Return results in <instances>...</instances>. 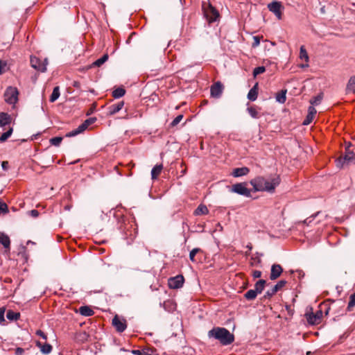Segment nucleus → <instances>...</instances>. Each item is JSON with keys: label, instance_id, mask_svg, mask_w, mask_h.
Wrapping results in <instances>:
<instances>
[{"label": "nucleus", "instance_id": "nucleus-1", "mask_svg": "<svg viewBox=\"0 0 355 355\" xmlns=\"http://www.w3.org/2000/svg\"><path fill=\"white\" fill-rule=\"evenodd\" d=\"M250 184L255 191H268L273 193L276 187L280 183L279 176H275L266 179L262 176H258L250 180Z\"/></svg>", "mask_w": 355, "mask_h": 355}, {"label": "nucleus", "instance_id": "nucleus-2", "mask_svg": "<svg viewBox=\"0 0 355 355\" xmlns=\"http://www.w3.org/2000/svg\"><path fill=\"white\" fill-rule=\"evenodd\" d=\"M208 336L218 340L223 345H230L234 340V335L224 327H214L209 331Z\"/></svg>", "mask_w": 355, "mask_h": 355}, {"label": "nucleus", "instance_id": "nucleus-3", "mask_svg": "<svg viewBox=\"0 0 355 355\" xmlns=\"http://www.w3.org/2000/svg\"><path fill=\"white\" fill-rule=\"evenodd\" d=\"M202 10L204 15L206 17L209 23L216 21L219 17V13L218 10L212 6L209 3H202Z\"/></svg>", "mask_w": 355, "mask_h": 355}, {"label": "nucleus", "instance_id": "nucleus-4", "mask_svg": "<svg viewBox=\"0 0 355 355\" xmlns=\"http://www.w3.org/2000/svg\"><path fill=\"white\" fill-rule=\"evenodd\" d=\"M247 182L236 183L230 187L229 191L245 197L251 196V191L247 188Z\"/></svg>", "mask_w": 355, "mask_h": 355}, {"label": "nucleus", "instance_id": "nucleus-5", "mask_svg": "<svg viewBox=\"0 0 355 355\" xmlns=\"http://www.w3.org/2000/svg\"><path fill=\"white\" fill-rule=\"evenodd\" d=\"M19 92L16 87H8L5 93V101L8 104H15L18 101Z\"/></svg>", "mask_w": 355, "mask_h": 355}, {"label": "nucleus", "instance_id": "nucleus-6", "mask_svg": "<svg viewBox=\"0 0 355 355\" xmlns=\"http://www.w3.org/2000/svg\"><path fill=\"white\" fill-rule=\"evenodd\" d=\"M96 121V118H89L86 119L82 124H80L77 128L73 130L72 131L68 132L66 136L69 137H74L78 135V134L84 132L89 125L94 123Z\"/></svg>", "mask_w": 355, "mask_h": 355}, {"label": "nucleus", "instance_id": "nucleus-7", "mask_svg": "<svg viewBox=\"0 0 355 355\" xmlns=\"http://www.w3.org/2000/svg\"><path fill=\"white\" fill-rule=\"evenodd\" d=\"M268 10L272 12L278 19H282V10L284 7L282 5L280 1H272L268 4Z\"/></svg>", "mask_w": 355, "mask_h": 355}, {"label": "nucleus", "instance_id": "nucleus-8", "mask_svg": "<svg viewBox=\"0 0 355 355\" xmlns=\"http://www.w3.org/2000/svg\"><path fill=\"white\" fill-rule=\"evenodd\" d=\"M184 282V277L179 275L173 277H170L168 279V285L170 288L177 289L182 287Z\"/></svg>", "mask_w": 355, "mask_h": 355}, {"label": "nucleus", "instance_id": "nucleus-9", "mask_svg": "<svg viewBox=\"0 0 355 355\" xmlns=\"http://www.w3.org/2000/svg\"><path fill=\"white\" fill-rule=\"evenodd\" d=\"M112 325L115 327L118 332H123L127 327L126 320L121 319L118 315H115L112 319Z\"/></svg>", "mask_w": 355, "mask_h": 355}, {"label": "nucleus", "instance_id": "nucleus-10", "mask_svg": "<svg viewBox=\"0 0 355 355\" xmlns=\"http://www.w3.org/2000/svg\"><path fill=\"white\" fill-rule=\"evenodd\" d=\"M286 281H279L271 289L267 291L264 295V298H270L273 296L277 291L282 289L286 284Z\"/></svg>", "mask_w": 355, "mask_h": 355}, {"label": "nucleus", "instance_id": "nucleus-11", "mask_svg": "<svg viewBox=\"0 0 355 355\" xmlns=\"http://www.w3.org/2000/svg\"><path fill=\"white\" fill-rule=\"evenodd\" d=\"M223 91V85L220 82H216L214 85H211L210 92L211 96L214 98H219Z\"/></svg>", "mask_w": 355, "mask_h": 355}, {"label": "nucleus", "instance_id": "nucleus-12", "mask_svg": "<svg viewBox=\"0 0 355 355\" xmlns=\"http://www.w3.org/2000/svg\"><path fill=\"white\" fill-rule=\"evenodd\" d=\"M31 64L34 69L44 72L46 70V64L42 62L41 60L36 57L31 58Z\"/></svg>", "mask_w": 355, "mask_h": 355}, {"label": "nucleus", "instance_id": "nucleus-13", "mask_svg": "<svg viewBox=\"0 0 355 355\" xmlns=\"http://www.w3.org/2000/svg\"><path fill=\"white\" fill-rule=\"evenodd\" d=\"M283 268L279 264H273L271 267L270 279L271 280L277 279L282 273Z\"/></svg>", "mask_w": 355, "mask_h": 355}, {"label": "nucleus", "instance_id": "nucleus-14", "mask_svg": "<svg viewBox=\"0 0 355 355\" xmlns=\"http://www.w3.org/2000/svg\"><path fill=\"white\" fill-rule=\"evenodd\" d=\"M306 315V318L309 323L311 324H318L320 322V319L322 315V312L321 311H318L315 314L312 313L310 314H307Z\"/></svg>", "mask_w": 355, "mask_h": 355}, {"label": "nucleus", "instance_id": "nucleus-15", "mask_svg": "<svg viewBox=\"0 0 355 355\" xmlns=\"http://www.w3.org/2000/svg\"><path fill=\"white\" fill-rule=\"evenodd\" d=\"M316 112L317 111L315 108L313 106H310L308 110V114L304 121H303L302 124L304 125H307L310 124L312 122Z\"/></svg>", "mask_w": 355, "mask_h": 355}, {"label": "nucleus", "instance_id": "nucleus-16", "mask_svg": "<svg viewBox=\"0 0 355 355\" xmlns=\"http://www.w3.org/2000/svg\"><path fill=\"white\" fill-rule=\"evenodd\" d=\"M124 105L123 101H119L118 103L111 105L108 107V112L110 115H114L116 113L119 112Z\"/></svg>", "mask_w": 355, "mask_h": 355}, {"label": "nucleus", "instance_id": "nucleus-17", "mask_svg": "<svg viewBox=\"0 0 355 355\" xmlns=\"http://www.w3.org/2000/svg\"><path fill=\"white\" fill-rule=\"evenodd\" d=\"M36 346L40 348L41 352L44 354H49L52 351V346L49 343H42L40 341L36 342Z\"/></svg>", "mask_w": 355, "mask_h": 355}, {"label": "nucleus", "instance_id": "nucleus-18", "mask_svg": "<svg viewBox=\"0 0 355 355\" xmlns=\"http://www.w3.org/2000/svg\"><path fill=\"white\" fill-rule=\"evenodd\" d=\"M250 169L248 167L244 166L234 168L232 172V175L235 178H239L248 175Z\"/></svg>", "mask_w": 355, "mask_h": 355}, {"label": "nucleus", "instance_id": "nucleus-19", "mask_svg": "<svg viewBox=\"0 0 355 355\" xmlns=\"http://www.w3.org/2000/svg\"><path fill=\"white\" fill-rule=\"evenodd\" d=\"M11 116L6 112L0 113V127H4L7 125H10L11 123Z\"/></svg>", "mask_w": 355, "mask_h": 355}, {"label": "nucleus", "instance_id": "nucleus-20", "mask_svg": "<svg viewBox=\"0 0 355 355\" xmlns=\"http://www.w3.org/2000/svg\"><path fill=\"white\" fill-rule=\"evenodd\" d=\"M258 83H256L249 91L248 98L251 101H254L258 96Z\"/></svg>", "mask_w": 355, "mask_h": 355}, {"label": "nucleus", "instance_id": "nucleus-21", "mask_svg": "<svg viewBox=\"0 0 355 355\" xmlns=\"http://www.w3.org/2000/svg\"><path fill=\"white\" fill-rule=\"evenodd\" d=\"M346 93L355 94V76L350 77L346 86Z\"/></svg>", "mask_w": 355, "mask_h": 355}, {"label": "nucleus", "instance_id": "nucleus-22", "mask_svg": "<svg viewBox=\"0 0 355 355\" xmlns=\"http://www.w3.org/2000/svg\"><path fill=\"white\" fill-rule=\"evenodd\" d=\"M0 243L6 249L10 250V240L8 235L0 232Z\"/></svg>", "mask_w": 355, "mask_h": 355}, {"label": "nucleus", "instance_id": "nucleus-23", "mask_svg": "<svg viewBox=\"0 0 355 355\" xmlns=\"http://www.w3.org/2000/svg\"><path fill=\"white\" fill-rule=\"evenodd\" d=\"M6 318L10 321H16L20 318L19 312H15L11 309H9L6 313Z\"/></svg>", "mask_w": 355, "mask_h": 355}, {"label": "nucleus", "instance_id": "nucleus-24", "mask_svg": "<svg viewBox=\"0 0 355 355\" xmlns=\"http://www.w3.org/2000/svg\"><path fill=\"white\" fill-rule=\"evenodd\" d=\"M79 312L82 315L91 316L94 314V311L87 306H83L79 308Z\"/></svg>", "mask_w": 355, "mask_h": 355}, {"label": "nucleus", "instance_id": "nucleus-25", "mask_svg": "<svg viewBox=\"0 0 355 355\" xmlns=\"http://www.w3.org/2000/svg\"><path fill=\"white\" fill-rule=\"evenodd\" d=\"M266 284V281L264 279H259L257 281L254 285V291L257 294L261 293L263 291Z\"/></svg>", "mask_w": 355, "mask_h": 355}, {"label": "nucleus", "instance_id": "nucleus-26", "mask_svg": "<svg viewBox=\"0 0 355 355\" xmlns=\"http://www.w3.org/2000/svg\"><path fill=\"white\" fill-rule=\"evenodd\" d=\"M132 353L135 355H153V349L149 347L143 349L142 350H133Z\"/></svg>", "mask_w": 355, "mask_h": 355}, {"label": "nucleus", "instance_id": "nucleus-27", "mask_svg": "<svg viewBox=\"0 0 355 355\" xmlns=\"http://www.w3.org/2000/svg\"><path fill=\"white\" fill-rule=\"evenodd\" d=\"M108 55L107 53L104 54L101 58L96 60L92 64V67H101L108 60Z\"/></svg>", "mask_w": 355, "mask_h": 355}, {"label": "nucleus", "instance_id": "nucleus-28", "mask_svg": "<svg viewBox=\"0 0 355 355\" xmlns=\"http://www.w3.org/2000/svg\"><path fill=\"white\" fill-rule=\"evenodd\" d=\"M60 88L58 86H56L53 88V92L50 96L49 101L51 103L55 102L60 96Z\"/></svg>", "mask_w": 355, "mask_h": 355}, {"label": "nucleus", "instance_id": "nucleus-29", "mask_svg": "<svg viewBox=\"0 0 355 355\" xmlns=\"http://www.w3.org/2000/svg\"><path fill=\"white\" fill-rule=\"evenodd\" d=\"M125 90L122 87H118L112 92V96L115 98H119L124 96Z\"/></svg>", "mask_w": 355, "mask_h": 355}, {"label": "nucleus", "instance_id": "nucleus-30", "mask_svg": "<svg viewBox=\"0 0 355 355\" xmlns=\"http://www.w3.org/2000/svg\"><path fill=\"white\" fill-rule=\"evenodd\" d=\"M249 114L254 119H259L260 117V114L257 111V108L254 106H251L248 107L247 109Z\"/></svg>", "mask_w": 355, "mask_h": 355}, {"label": "nucleus", "instance_id": "nucleus-31", "mask_svg": "<svg viewBox=\"0 0 355 355\" xmlns=\"http://www.w3.org/2000/svg\"><path fill=\"white\" fill-rule=\"evenodd\" d=\"M286 90H282L280 92L277 93L276 96L277 101L280 103H284L286 100Z\"/></svg>", "mask_w": 355, "mask_h": 355}, {"label": "nucleus", "instance_id": "nucleus-32", "mask_svg": "<svg viewBox=\"0 0 355 355\" xmlns=\"http://www.w3.org/2000/svg\"><path fill=\"white\" fill-rule=\"evenodd\" d=\"M209 210L207 207L204 205H200L195 210L196 215L207 214Z\"/></svg>", "mask_w": 355, "mask_h": 355}, {"label": "nucleus", "instance_id": "nucleus-33", "mask_svg": "<svg viewBox=\"0 0 355 355\" xmlns=\"http://www.w3.org/2000/svg\"><path fill=\"white\" fill-rule=\"evenodd\" d=\"M257 295L254 289H250L244 294V297L248 300H253L257 297Z\"/></svg>", "mask_w": 355, "mask_h": 355}, {"label": "nucleus", "instance_id": "nucleus-34", "mask_svg": "<svg viewBox=\"0 0 355 355\" xmlns=\"http://www.w3.org/2000/svg\"><path fill=\"white\" fill-rule=\"evenodd\" d=\"M300 58L302 60H304L306 62H309V58L308 53H307L306 50L304 46H302L300 47Z\"/></svg>", "mask_w": 355, "mask_h": 355}, {"label": "nucleus", "instance_id": "nucleus-35", "mask_svg": "<svg viewBox=\"0 0 355 355\" xmlns=\"http://www.w3.org/2000/svg\"><path fill=\"white\" fill-rule=\"evenodd\" d=\"M202 252V250L198 248H193L189 253V259L192 262H196V259H195L196 255Z\"/></svg>", "mask_w": 355, "mask_h": 355}, {"label": "nucleus", "instance_id": "nucleus-36", "mask_svg": "<svg viewBox=\"0 0 355 355\" xmlns=\"http://www.w3.org/2000/svg\"><path fill=\"white\" fill-rule=\"evenodd\" d=\"M12 131H13L12 128H10L8 131H6V132H3L0 137V141L3 142V141H6L11 136Z\"/></svg>", "mask_w": 355, "mask_h": 355}, {"label": "nucleus", "instance_id": "nucleus-37", "mask_svg": "<svg viewBox=\"0 0 355 355\" xmlns=\"http://www.w3.org/2000/svg\"><path fill=\"white\" fill-rule=\"evenodd\" d=\"M355 306V293H352L349 297V301L347 305V310L349 311Z\"/></svg>", "mask_w": 355, "mask_h": 355}, {"label": "nucleus", "instance_id": "nucleus-38", "mask_svg": "<svg viewBox=\"0 0 355 355\" xmlns=\"http://www.w3.org/2000/svg\"><path fill=\"white\" fill-rule=\"evenodd\" d=\"M62 141V138L61 137H55L50 139V143L53 146H58Z\"/></svg>", "mask_w": 355, "mask_h": 355}, {"label": "nucleus", "instance_id": "nucleus-39", "mask_svg": "<svg viewBox=\"0 0 355 355\" xmlns=\"http://www.w3.org/2000/svg\"><path fill=\"white\" fill-rule=\"evenodd\" d=\"M266 71V68L263 66L256 67L253 71V76L256 77L257 76L261 74Z\"/></svg>", "mask_w": 355, "mask_h": 355}, {"label": "nucleus", "instance_id": "nucleus-40", "mask_svg": "<svg viewBox=\"0 0 355 355\" xmlns=\"http://www.w3.org/2000/svg\"><path fill=\"white\" fill-rule=\"evenodd\" d=\"M8 212V205L0 200V215L1 214H6Z\"/></svg>", "mask_w": 355, "mask_h": 355}, {"label": "nucleus", "instance_id": "nucleus-41", "mask_svg": "<svg viewBox=\"0 0 355 355\" xmlns=\"http://www.w3.org/2000/svg\"><path fill=\"white\" fill-rule=\"evenodd\" d=\"M183 119V115L182 114H179L178 115L173 121L170 124V126L171 127H174L175 125H177Z\"/></svg>", "mask_w": 355, "mask_h": 355}, {"label": "nucleus", "instance_id": "nucleus-42", "mask_svg": "<svg viewBox=\"0 0 355 355\" xmlns=\"http://www.w3.org/2000/svg\"><path fill=\"white\" fill-rule=\"evenodd\" d=\"M322 98L321 95H318L310 100V103L311 105H318L321 102Z\"/></svg>", "mask_w": 355, "mask_h": 355}, {"label": "nucleus", "instance_id": "nucleus-43", "mask_svg": "<svg viewBox=\"0 0 355 355\" xmlns=\"http://www.w3.org/2000/svg\"><path fill=\"white\" fill-rule=\"evenodd\" d=\"M320 214V211H318L317 213H315V214L312 215L311 216L307 218L306 219L304 220V223L306 225H309L313 219H314L317 216H318L319 214Z\"/></svg>", "mask_w": 355, "mask_h": 355}, {"label": "nucleus", "instance_id": "nucleus-44", "mask_svg": "<svg viewBox=\"0 0 355 355\" xmlns=\"http://www.w3.org/2000/svg\"><path fill=\"white\" fill-rule=\"evenodd\" d=\"M5 311H6L5 307L0 308V324H3L5 322V319H4Z\"/></svg>", "mask_w": 355, "mask_h": 355}, {"label": "nucleus", "instance_id": "nucleus-45", "mask_svg": "<svg viewBox=\"0 0 355 355\" xmlns=\"http://www.w3.org/2000/svg\"><path fill=\"white\" fill-rule=\"evenodd\" d=\"M260 44V38L258 36L253 37L252 47H257Z\"/></svg>", "mask_w": 355, "mask_h": 355}, {"label": "nucleus", "instance_id": "nucleus-46", "mask_svg": "<svg viewBox=\"0 0 355 355\" xmlns=\"http://www.w3.org/2000/svg\"><path fill=\"white\" fill-rule=\"evenodd\" d=\"M353 154L345 155V157H343L344 163H349L351 160L353 159Z\"/></svg>", "mask_w": 355, "mask_h": 355}, {"label": "nucleus", "instance_id": "nucleus-47", "mask_svg": "<svg viewBox=\"0 0 355 355\" xmlns=\"http://www.w3.org/2000/svg\"><path fill=\"white\" fill-rule=\"evenodd\" d=\"M7 64L5 61L0 60V74L4 72V69L6 67Z\"/></svg>", "mask_w": 355, "mask_h": 355}, {"label": "nucleus", "instance_id": "nucleus-48", "mask_svg": "<svg viewBox=\"0 0 355 355\" xmlns=\"http://www.w3.org/2000/svg\"><path fill=\"white\" fill-rule=\"evenodd\" d=\"M36 334L44 340L47 339L46 335L40 329L36 331Z\"/></svg>", "mask_w": 355, "mask_h": 355}, {"label": "nucleus", "instance_id": "nucleus-49", "mask_svg": "<svg viewBox=\"0 0 355 355\" xmlns=\"http://www.w3.org/2000/svg\"><path fill=\"white\" fill-rule=\"evenodd\" d=\"M25 350L21 347H17L15 349V355H23Z\"/></svg>", "mask_w": 355, "mask_h": 355}, {"label": "nucleus", "instance_id": "nucleus-50", "mask_svg": "<svg viewBox=\"0 0 355 355\" xmlns=\"http://www.w3.org/2000/svg\"><path fill=\"white\" fill-rule=\"evenodd\" d=\"M30 215L33 218H37L39 216V211L36 209L30 211Z\"/></svg>", "mask_w": 355, "mask_h": 355}, {"label": "nucleus", "instance_id": "nucleus-51", "mask_svg": "<svg viewBox=\"0 0 355 355\" xmlns=\"http://www.w3.org/2000/svg\"><path fill=\"white\" fill-rule=\"evenodd\" d=\"M252 276L254 278H259L261 276V272L260 270H254Z\"/></svg>", "mask_w": 355, "mask_h": 355}, {"label": "nucleus", "instance_id": "nucleus-52", "mask_svg": "<svg viewBox=\"0 0 355 355\" xmlns=\"http://www.w3.org/2000/svg\"><path fill=\"white\" fill-rule=\"evenodd\" d=\"M1 166H2V168L4 171H7L8 169V167H9L8 162H7V161L2 162Z\"/></svg>", "mask_w": 355, "mask_h": 355}, {"label": "nucleus", "instance_id": "nucleus-53", "mask_svg": "<svg viewBox=\"0 0 355 355\" xmlns=\"http://www.w3.org/2000/svg\"><path fill=\"white\" fill-rule=\"evenodd\" d=\"M163 168L162 164H157V176L160 173Z\"/></svg>", "mask_w": 355, "mask_h": 355}, {"label": "nucleus", "instance_id": "nucleus-54", "mask_svg": "<svg viewBox=\"0 0 355 355\" xmlns=\"http://www.w3.org/2000/svg\"><path fill=\"white\" fill-rule=\"evenodd\" d=\"M151 177H152V180H155V166H154L152 168V170H151Z\"/></svg>", "mask_w": 355, "mask_h": 355}, {"label": "nucleus", "instance_id": "nucleus-55", "mask_svg": "<svg viewBox=\"0 0 355 355\" xmlns=\"http://www.w3.org/2000/svg\"><path fill=\"white\" fill-rule=\"evenodd\" d=\"M73 86L74 87H76V88H78H78H80V82H78V81H74V82L73 83Z\"/></svg>", "mask_w": 355, "mask_h": 355}, {"label": "nucleus", "instance_id": "nucleus-56", "mask_svg": "<svg viewBox=\"0 0 355 355\" xmlns=\"http://www.w3.org/2000/svg\"><path fill=\"white\" fill-rule=\"evenodd\" d=\"M25 252H26V248L25 247H22L21 248V250L19 252V254H25Z\"/></svg>", "mask_w": 355, "mask_h": 355}, {"label": "nucleus", "instance_id": "nucleus-57", "mask_svg": "<svg viewBox=\"0 0 355 355\" xmlns=\"http://www.w3.org/2000/svg\"><path fill=\"white\" fill-rule=\"evenodd\" d=\"M300 67L302 68L308 67H309L308 62H306V64H300Z\"/></svg>", "mask_w": 355, "mask_h": 355}, {"label": "nucleus", "instance_id": "nucleus-58", "mask_svg": "<svg viewBox=\"0 0 355 355\" xmlns=\"http://www.w3.org/2000/svg\"><path fill=\"white\" fill-rule=\"evenodd\" d=\"M247 248H249L250 250H251V249H252V247H251V246H250V245H247Z\"/></svg>", "mask_w": 355, "mask_h": 355}, {"label": "nucleus", "instance_id": "nucleus-59", "mask_svg": "<svg viewBox=\"0 0 355 355\" xmlns=\"http://www.w3.org/2000/svg\"><path fill=\"white\" fill-rule=\"evenodd\" d=\"M23 254V257H25V259H27V257H25V254Z\"/></svg>", "mask_w": 355, "mask_h": 355}]
</instances>
